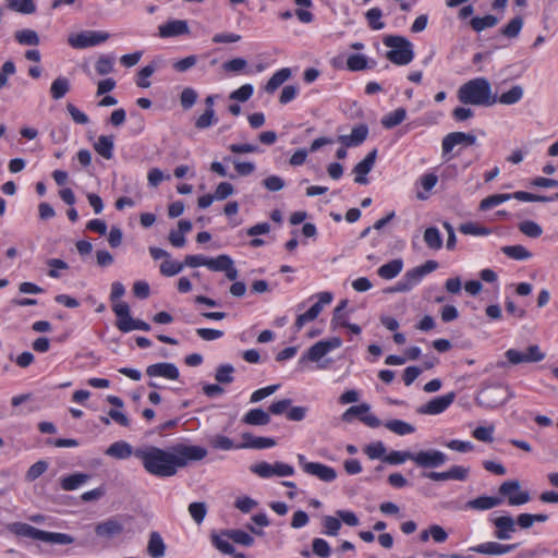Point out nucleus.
Instances as JSON below:
<instances>
[{
  "label": "nucleus",
  "mask_w": 558,
  "mask_h": 558,
  "mask_svg": "<svg viewBox=\"0 0 558 558\" xmlns=\"http://www.w3.org/2000/svg\"><path fill=\"white\" fill-rule=\"evenodd\" d=\"M95 70L99 75H106L113 71V58L100 56L95 63Z\"/></svg>",
  "instance_id": "nucleus-57"
},
{
  "label": "nucleus",
  "mask_w": 558,
  "mask_h": 558,
  "mask_svg": "<svg viewBox=\"0 0 558 558\" xmlns=\"http://www.w3.org/2000/svg\"><path fill=\"white\" fill-rule=\"evenodd\" d=\"M110 38V34L102 31H83L71 34L68 44L74 49H85L98 46Z\"/></svg>",
  "instance_id": "nucleus-6"
},
{
  "label": "nucleus",
  "mask_w": 558,
  "mask_h": 558,
  "mask_svg": "<svg viewBox=\"0 0 558 558\" xmlns=\"http://www.w3.org/2000/svg\"><path fill=\"white\" fill-rule=\"evenodd\" d=\"M196 100H197V93L193 88L186 87L182 90V93L180 95V102L184 109L192 108L194 106V104L196 102Z\"/></svg>",
  "instance_id": "nucleus-64"
},
{
  "label": "nucleus",
  "mask_w": 558,
  "mask_h": 558,
  "mask_svg": "<svg viewBox=\"0 0 558 558\" xmlns=\"http://www.w3.org/2000/svg\"><path fill=\"white\" fill-rule=\"evenodd\" d=\"M413 462L425 469L439 468L447 462V456L439 450H421L413 456Z\"/></svg>",
  "instance_id": "nucleus-12"
},
{
  "label": "nucleus",
  "mask_w": 558,
  "mask_h": 558,
  "mask_svg": "<svg viewBox=\"0 0 558 558\" xmlns=\"http://www.w3.org/2000/svg\"><path fill=\"white\" fill-rule=\"evenodd\" d=\"M501 252L511 259L523 260L532 256L523 245H506L501 247Z\"/></svg>",
  "instance_id": "nucleus-40"
},
{
  "label": "nucleus",
  "mask_w": 558,
  "mask_h": 558,
  "mask_svg": "<svg viewBox=\"0 0 558 558\" xmlns=\"http://www.w3.org/2000/svg\"><path fill=\"white\" fill-rule=\"evenodd\" d=\"M512 198V195L510 194H494V195H490L481 201L480 203V209L481 210H487V209H490L495 206H498L500 204H502L504 202L506 201H509Z\"/></svg>",
  "instance_id": "nucleus-49"
},
{
  "label": "nucleus",
  "mask_w": 558,
  "mask_h": 558,
  "mask_svg": "<svg viewBox=\"0 0 558 558\" xmlns=\"http://www.w3.org/2000/svg\"><path fill=\"white\" fill-rule=\"evenodd\" d=\"M113 136L100 135L94 144L95 150L105 159L109 160L113 156Z\"/></svg>",
  "instance_id": "nucleus-28"
},
{
  "label": "nucleus",
  "mask_w": 558,
  "mask_h": 558,
  "mask_svg": "<svg viewBox=\"0 0 558 558\" xmlns=\"http://www.w3.org/2000/svg\"><path fill=\"white\" fill-rule=\"evenodd\" d=\"M135 449L133 447L123 440L116 441L111 444L107 450L106 454L119 460H124L130 458L131 456H134Z\"/></svg>",
  "instance_id": "nucleus-23"
},
{
  "label": "nucleus",
  "mask_w": 558,
  "mask_h": 558,
  "mask_svg": "<svg viewBox=\"0 0 558 558\" xmlns=\"http://www.w3.org/2000/svg\"><path fill=\"white\" fill-rule=\"evenodd\" d=\"M499 496L502 499L507 498L510 506H521L531 500L527 490L521 489V484L518 480H509L504 482L498 488Z\"/></svg>",
  "instance_id": "nucleus-7"
},
{
  "label": "nucleus",
  "mask_w": 558,
  "mask_h": 558,
  "mask_svg": "<svg viewBox=\"0 0 558 558\" xmlns=\"http://www.w3.org/2000/svg\"><path fill=\"white\" fill-rule=\"evenodd\" d=\"M515 548V544L506 545L496 542H487L472 547L471 550L482 555H504L512 551Z\"/></svg>",
  "instance_id": "nucleus-21"
},
{
  "label": "nucleus",
  "mask_w": 558,
  "mask_h": 558,
  "mask_svg": "<svg viewBox=\"0 0 558 558\" xmlns=\"http://www.w3.org/2000/svg\"><path fill=\"white\" fill-rule=\"evenodd\" d=\"M232 259L228 255H219L216 258H208L206 267L211 271H223Z\"/></svg>",
  "instance_id": "nucleus-56"
},
{
  "label": "nucleus",
  "mask_w": 558,
  "mask_h": 558,
  "mask_svg": "<svg viewBox=\"0 0 558 558\" xmlns=\"http://www.w3.org/2000/svg\"><path fill=\"white\" fill-rule=\"evenodd\" d=\"M134 457L142 462L144 470L156 477H171L178 472L173 450L153 445L135 448Z\"/></svg>",
  "instance_id": "nucleus-1"
},
{
  "label": "nucleus",
  "mask_w": 558,
  "mask_h": 558,
  "mask_svg": "<svg viewBox=\"0 0 558 558\" xmlns=\"http://www.w3.org/2000/svg\"><path fill=\"white\" fill-rule=\"evenodd\" d=\"M407 118V111L404 108H398L381 119V124L386 129H392L402 123Z\"/></svg>",
  "instance_id": "nucleus-37"
},
{
  "label": "nucleus",
  "mask_w": 558,
  "mask_h": 558,
  "mask_svg": "<svg viewBox=\"0 0 558 558\" xmlns=\"http://www.w3.org/2000/svg\"><path fill=\"white\" fill-rule=\"evenodd\" d=\"M159 36L162 38L175 37L190 33L186 21L173 20L169 21L158 27Z\"/></svg>",
  "instance_id": "nucleus-19"
},
{
  "label": "nucleus",
  "mask_w": 558,
  "mask_h": 558,
  "mask_svg": "<svg viewBox=\"0 0 558 558\" xmlns=\"http://www.w3.org/2000/svg\"><path fill=\"white\" fill-rule=\"evenodd\" d=\"M242 422L252 426H265L270 423V415L263 409H252L243 416Z\"/></svg>",
  "instance_id": "nucleus-24"
},
{
  "label": "nucleus",
  "mask_w": 558,
  "mask_h": 558,
  "mask_svg": "<svg viewBox=\"0 0 558 558\" xmlns=\"http://www.w3.org/2000/svg\"><path fill=\"white\" fill-rule=\"evenodd\" d=\"M384 44L386 47L390 48L386 53V58L393 64L407 65L413 60V47L405 37L393 35L386 36Z\"/></svg>",
  "instance_id": "nucleus-4"
},
{
  "label": "nucleus",
  "mask_w": 558,
  "mask_h": 558,
  "mask_svg": "<svg viewBox=\"0 0 558 558\" xmlns=\"http://www.w3.org/2000/svg\"><path fill=\"white\" fill-rule=\"evenodd\" d=\"M123 531L124 526L117 518L107 519L95 526L96 535L107 539L120 536Z\"/></svg>",
  "instance_id": "nucleus-16"
},
{
  "label": "nucleus",
  "mask_w": 558,
  "mask_h": 558,
  "mask_svg": "<svg viewBox=\"0 0 558 558\" xmlns=\"http://www.w3.org/2000/svg\"><path fill=\"white\" fill-rule=\"evenodd\" d=\"M223 160L227 162H231L234 166L235 171L240 175H250L255 171V165L253 162L240 161L230 156L225 157Z\"/></svg>",
  "instance_id": "nucleus-48"
},
{
  "label": "nucleus",
  "mask_w": 558,
  "mask_h": 558,
  "mask_svg": "<svg viewBox=\"0 0 558 558\" xmlns=\"http://www.w3.org/2000/svg\"><path fill=\"white\" fill-rule=\"evenodd\" d=\"M470 24H471V27L480 33L482 31H484L485 28H489V27H494L498 24V19L494 15H485L483 17H473L471 21H470Z\"/></svg>",
  "instance_id": "nucleus-43"
},
{
  "label": "nucleus",
  "mask_w": 558,
  "mask_h": 558,
  "mask_svg": "<svg viewBox=\"0 0 558 558\" xmlns=\"http://www.w3.org/2000/svg\"><path fill=\"white\" fill-rule=\"evenodd\" d=\"M48 470V463L44 460L34 463L25 474L26 482H34Z\"/></svg>",
  "instance_id": "nucleus-52"
},
{
  "label": "nucleus",
  "mask_w": 558,
  "mask_h": 558,
  "mask_svg": "<svg viewBox=\"0 0 558 558\" xmlns=\"http://www.w3.org/2000/svg\"><path fill=\"white\" fill-rule=\"evenodd\" d=\"M230 538L226 537L223 533L220 536H214L213 543L218 550L226 555H232L234 558H245L244 554H235L234 546L230 543Z\"/></svg>",
  "instance_id": "nucleus-31"
},
{
  "label": "nucleus",
  "mask_w": 558,
  "mask_h": 558,
  "mask_svg": "<svg viewBox=\"0 0 558 558\" xmlns=\"http://www.w3.org/2000/svg\"><path fill=\"white\" fill-rule=\"evenodd\" d=\"M457 97L463 105L490 107L497 102V95L493 93L492 85L485 77H475L462 84Z\"/></svg>",
  "instance_id": "nucleus-2"
},
{
  "label": "nucleus",
  "mask_w": 558,
  "mask_h": 558,
  "mask_svg": "<svg viewBox=\"0 0 558 558\" xmlns=\"http://www.w3.org/2000/svg\"><path fill=\"white\" fill-rule=\"evenodd\" d=\"M523 88L520 85L512 86L510 90L502 93L499 97L497 96V102L502 105H514L519 102L523 97Z\"/></svg>",
  "instance_id": "nucleus-39"
},
{
  "label": "nucleus",
  "mask_w": 558,
  "mask_h": 558,
  "mask_svg": "<svg viewBox=\"0 0 558 558\" xmlns=\"http://www.w3.org/2000/svg\"><path fill=\"white\" fill-rule=\"evenodd\" d=\"M519 230L530 238H538L543 233V229L534 221L526 220L519 225Z\"/></svg>",
  "instance_id": "nucleus-54"
},
{
  "label": "nucleus",
  "mask_w": 558,
  "mask_h": 558,
  "mask_svg": "<svg viewBox=\"0 0 558 558\" xmlns=\"http://www.w3.org/2000/svg\"><path fill=\"white\" fill-rule=\"evenodd\" d=\"M8 529L17 536H24L49 544L69 545L74 543V538L69 534L43 531L27 523L14 522L11 523Z\"/></svg>",
  "instance_id": "nucleus-3"
},
{
  "label": "nucleus",
  "mask_w": 558,
  "mask_h": 558,
  "mask_svg": "<svg viewBox=\"0 0 558 558\" xmlns=\"http://www.w3.org/2000/svg\"><path fill=\"white\" fill-rule=\"evenodd\" d=\"M146 375L150 378L162 377L169 380H177L180 372L173 363L162 362L147 366Z\"/></svg>",
  "instance_id": "nucleus-15"
},
{
  "label": "nucleus",
  "mask_w": 558,
  "mask_h": 558,
  "mask_svg": "<svg viewBox=\"0 0 558 558\" xmlns=\"http://www.w3.org/2000/svg\"><path fill=\"white\" fill-rule=\"evenodd\" d=\"M189 512L196 523H202L207 513V507L205 502H192L189 506Z\"/></svg>",
  "instance_id": "nucleus-59"
},
{
  "label": "nucleus",
  "mask_w": 558,
  "mask_h": 558,
  "mask_svg": "<svg viewBox=\"0 0 558 558\" xmlns=\"http://www.w3.org/2000/svg\"><path fill=\"white\" fill-rule=\"evenodd\" d=\"M298 461L306 474L315 476L323 482L330 483L337 477L336 470L329 465L319 462H308L303 454H298Z\"/></svg>",
  "instance_id": "nucleus-10"
},
{
  "label": "nucleus",
  "mask_w": 558,
  "mask_h": 558,
  "mask_svg": "<svg viewBox=\"0 0 558 558\" xmlns=\"http://www.w3.org/2000/svg\"><path fill=\"white\" fill-rule=\"evenodd\" d=\"M15 39L21 45L37 46L39 45V36L33 29H21L15 32Z\"/></svg>",
  "instance_id": "nucleus-44"
},
{
  "label": "nucleus",
  "mask_w": 558,
  "mask_h": 558,
  "mask_svg": "<svg viewBox=\"0 0 558 558\" xmlns=\"http://www.w3.org/2000/svg\"><path fill=\"white\" fill-rule=\"evenodd\" d=\"M5 5L8 9L22 14H33L36 12L34 0H5Z\"/></svg>",
  "instance_id": "nucleus-35"
},
{
  "label": "nucleus",
  "mask_w": 558,
  "mask_h": 558,
  "mask_svg": "<svg viewBox=\"0 0 558 558\" xmlns=\"http://www.w3.org/2000/svg\"><path fill=\"white\" fill-rule=\"evenodd\" d=\"M523 26V19L517 16L512 19L505 27L501 28V34L508 38H515L521 32Z\"/></svg>",
  "instance_id": "nucleus-50"
},
{
  "label": "nucleus",
  "mask_w": 558,
  "mask_h": 558,
  "mask_svg": "<svg viewBox=\"0 0 558 558\" xmlns=\"http://www.w3.org/2000/svg\"><path fill=\"white\" fill-rule=\"evenodd\" d=\"M177 470L184 468L191 461H201L207 456V449L201 446L179 444L172 447Z\"/></svg>",
  "instance_id": "nucleus-8"
},
{
  "label": "nucleus",
  "mask_w": 558,
  "mask_h": 558,
  "mask_svg": "<svg viewBox=\"0 0 558 558\" xmlns=\"http://www.w3.org/2000/svg\"><path fill=\"white\" fill-rule=\"evenodd\" d=\"M223 535L242 546H252L254 544V538L242 530H228L223 532Z\"/></svg>",
  "instance_id": "nucleus-42"
},
{
  "label": "nucleus",
  "mask_w": 558,
  "mask_h": 558,
  "mask_svg": "<svg viewBox=\"0 0 558 558\" xmlns=\"http://www.w3.org/2000/svg\"><path fill=\"white\" fill-rule=\"evenodd\" d=\"M253 92L254 88L251 84H244L240 88L233 90L229 97L230 99L244 102L251 98Z\"/></svg>",
  "instance_id": "nucleus-62"
},
{
  "label": "nucleus",
  "mask_w": 558,
  "mask_h": 558,
  "mask_svg": "<svg viewBox=\"0 0 558 558\" xmlns=\"http://www.w3.org/2000/svg\"><path fill=\"white\" fill-rule=\"evenodd\" d=\"M416 281L410 278V271L408 270L403 278L396 283L395 287L390 288L389 292H408L416 286Z\"/></svg>",
  "instance_id": "nucleus-61"
},
{
  "label": "nucleus",
  "mask_w": 558,
  "mask_h": 558,
  "mask_svg": "<svg viewBox=\"0 0 558 558\" xmlns=\"http://www.w3.org/2000/svg\"><path fill=\"white\" fill-rule=\"evenodd\" d=\"M291 76V71L288 68L280 69L277 71L265 85V90L268 94H272L277 90Z\"/></svg>",
  "instance_id": "nucleus-29"
},
{
  "label": "nucleus",
  "mask_w": 558,
  "mask_h": 558,
  "mask_svg": "<svg viewBox=\"0 0 558 558\" xmlns=\"http://www.w3.org/2000/svg\"><path fill=\"white\" fill-rule=\"evenodd\" d=\"M377 157V150L373 149L369 151L366 157L360 161L353 168V172L355 173L354 181L359 184H367L368 180L366 178L367 173H369L375 165Z\"/></svg>",
  "instance_id": "nucleus-18"
},
{
  "label": "nucleus",
  "mask_w": 558,
  "mask_h": 558,
  "mask_svg": "<svg viewBox=\"0 0 558 558\" xmlns=\"http://www.w3.org/2000/svg\"><path fill=\"white\" fill-rule=\"evenodd\" d=\"M436 260H427L424 264L410 269V278L414 279L418 283L426 275L435 271L438 268Z\"/></svg>",
  "instance_id": "nucleus-34"
},
{
  "label": "nucleus",
  "mask_w": 558,
  "mask_h": 558,
  "mask_svg": "<svg viewBox=\"0 0 558 558\" xmlns=\"http://www.w3.org/2000/svg\"><path fill=\"white\" fill-rule=\"evenodd\" d=\"M413 456H414V453H412L410 451H396V450H393L389 454H386L384 457V461L386 463L397 465V464H401V463L405 462L407 460H412L413 461Z\"/></svg>",
  "instance_id": "nucleus-53"
},
{
  "label": "nucleus",
  "mask_w": 558,
  "mask_h": 558,
  "mask_svg": "<svg viewBox=\"0 0 558 558\" xmlns=\"http://www.w3.org/2000/svg\"><path fill=\"white\" fill-rule=\"evenodd\" d=\"M368 128L365 124H360L352 129L348 135H340L338 142L344 147H354L361 145L367 137Z\"/></svg>",
  "instance_id": "nucleus-20"
},
{
  "label": "nucleus",
  "mask_w": 558,
  "mask_h": 558,
  "mask_svg": "<svg viewBox=\"0 0 558 558\" xmlns=\"http://www.w3.org/2000/svg\"><path fill=\"white\" fill-rule=\"evenodd\" d=\"M384 425L387 429L399 436H404L415 432V427L412 424L401 420H390L387 421Z\"/></svg>",
  "instance_id": "nucleus-38"
},
{
  "label": "nucleus",
  "mask_w": 558,
  "mask_h": 558,
  "mask_svg": "<svg viewBox=\"0 0 558 558\" xmlns=\"http://www.w3.org/2000/svg\"><path fill=\"white\" fill-rule=\"evenodd\" d=\"M89 480L85 473H75L61 478V488L64 490H74Z\"/></svg>",
  "instance_id": "nucleus-32"
},
{
  "label": "nucleus",
  "mask_w": 558,
  "mask_h": 558,
  "mask_svg": "<svg viewBox=\"0 0 558 558\" xmlns=\"http://www.w3.org/2000/svg\"><path fill=\"white\" fill-rule=\"evenodd\" d=\"M476 143V136L471 133L451 132L442 138V154L450 153L456 146H471Z\"/></svg>",
  "instance_id": "nucleus-14"
},
{
  "label": "nucleus",
  "mask_w": 558,
  "mask_h": 558,
  "mask_svg": "<svg viewBox=\"0 0 558 558\" xmlns=\"http://www.w3.org/2000/svg\"><path fill=\"white\" fill-rule=\"evenodd\" d=\"M69 90L70 82L66 77L63 76L57 77L50 86V94L53 99H60L64 97Z\"/></svg>",
  "instance_id": "nucleus-41"
},
{
  "label": "nucleus",
  "mask_w": 558,
  "mask_h": 558,
  "mask_svg": "<svg viewBox=\"0 0 558 558\" xmlns=\"http://www.w3.org/2000/svg\"><path fill=\"white\" fill-rule=\"evenodd\" d=\"M342 341L338 337H333L327 340H322L313 344L301 357V362L310 361V362H318L322 357H324L330 351L340 348Z\"/></svg>",
  "instance_id": "nucleus-11"
},
{
  "label": "nucleus",
  "mask_w": 558,
  "mask_h": 558,
  "mask_svg": "<svg viewBox=\"0 0 558 558\" xmlns=\"http://www.w3.org/2000/svg\"><path fill=\"white\" fill-rule=\"evenodd\" d=\"M313 553L320 558H328L331 549L327 541L324 538H314L312 543Z\"/></svg>",
  "instance_id": "nucleus-58"
},
{
  "label": "nucleus",
  "mask_w": 558,
  "mask_h": 558,
  "mask_svg": "<svg viewBox=\"0 0 558 558\" xmlns=\"http://www.w3.org/2000/svg\"><path fill=\"white\" fill-rule=\"evenodd\" d=\"M217 122L216 113L214 109L205 110L195 122V128L199 130L208 129Z\"/></svg>",
  "instance_id": "nucleus-55"
},
{
  "label": "nucleus",
  "mask_w": 558,
  "mask_h": 558,
  "mask_svg": "<svg viewBox=\"0 0 558 558\" xmlns=\"http://www.w3.org/2000/svg\"><path fill=\"white\" fill-rule=\"evenodd\" d=\"M423 240L430 250L438 251L442 247V236L436 227H428L424 231Z\"/></svg>",
  "instance_id": "nucleus-30"
},
{
  "label": "nucleus",
  "mask_w": 558,
  "mask_h": 558,
  "mask_svg": "<svg viewBox=\"0 0 558 558\" xmlns=\"http://www.w3.org/2000/svg\"><path fill=\"white\" fill-rule=\"evenodd\" d=\"M492 522L496 527L494 535L498 539H510L511 534L517 531L515 521L510 515L497 517L495 519H492Z\"/></svg>",
  "instance_id": "nucleus-17"
},
{
  "label": "nucleus",
  "mask_w": 558,
  "mask_h": 558,
  "mask_svg": "<svg viewBox=\"0 0 558 558\" xmlns=\"http://www.w3.org/2000/svg\"><path fill=\"white\" fill-rule=\"evenodd\" d=\"M183 268H184L183 263L172 260V259H170V257L166 258L160 264V272H161V275H163L166 277H173V276L178 275L179 272H181L183 270Z\"/></svg>",
  "instance_id": "nucleus-46"
},
{
  "label": "nucleus",
  "mask_w": 558,
  "mask_h": 558,
  "mask_svg": "<svg viewBox=\"0 0 558 558\" xmlns=\"http://www.w3.org/2000/svg\"><path fill=\"white\" fill-rule=\"evenodd\" d=\"M459 231L466 235H488L490 234V230L480 223L476 222H465L459 226Z\"/></svg>",
  "instance_id": "nucleus-45"
},
{
  "label": "nucleus",
  "mask_w": 558,
  "mask_h": 558,
  "mask_svg": "<svg viewBox=\"0 0 558 558\" xmlns=\"http://www.w3.org/2000/svg\"><path fill=\"white\" fill-rule=\"evenodd\" d=\"M513 397V392L502 385H492L483 388L475 401L480 407L494 409L505 404Z\"/></svg>",
  "instance_id": "nucleus-5"
},
{
  "label": "nucleus",
  "mask_w": 558,
  "mask_h": 558,
  "mask_svg": "<svg viewBox=\"0 0 558 558\" xmlns=\"http://www.w3.org/2000/svg\"><path fill=\"white\" fill-rule=\"evenodd\" d=\"M436 260H427L424 264L410 269V278L414 279L418 283L426 275L435 271L438 268Z\"/></svg>",
  "instance_id": "nucleus-33"
},
{
  "label": "nucleus",
  "mask_w": 558,
  "mask_h": 558,
  "mask_svg": "<svg viewBox=\"0 0 558 558\" xmlns=\"http://www.w3.org/2000/svg\"><path fill=\"white\" fill-rule=\"evenodd\" d=\"M381 16L383 13L379 8H372L366 12V19L369 26L376 31L383 29L385 26V24L380 21Z\"/></svg>",
  "instance_id": "nucleus-60"
},
{
  "label": "nucleus",
  "mask_w": 558,
  "mask_h": 558,
  "mask_svg": "<svg viewBox=\"0 0 558 558\" xmlns=\"http://www.w3.org/2000/svg\"><path fill=\"white\" fill-rule=\"evenodd\" d=\"M456 392L451 391L436 397L417 409L420 414L437 415L446 411L454 401Z\"/></svg>",
  "instance_id": "nucleus-13"
},
{
  "label": "nucleus",
  "mask_w": 558,
  "mask_h": 558,
  "mask_svg": "<svg viewBox=\"0 0 558 558\" xmlns=\"http://www.w3.org/2000/svg\"><path fill=\"white\" fill-rule=\"evenodd\" d=\"M323 533L329 536H336L341 529V521L339 518L326 515L323 519Z\"/></svg>",
  "instance_id": "nucleus-51"
},
{
  "label": "nucleus",
  "mask_w": 558,
  "mask_h": 558,
  "mask_svg": "<svg viewBox=\"0 0 558 558\" xmlns=\"http://www.w3.org/2000/svg\"><path fill=\"white\" fill-rule=\"evenodd\" d=\"M364 452L369 459H380L386 456V447L381 441L371 444L364 448Z\"/></svg>",
  "instance_id": "nucleus-63"
},
{
  "label": "nucleus",
  "mask_w": 558,
  "mask_h": 558,
  "mask_svg": "<svg viewBox=\"0 0 558 558\" xmlns=\"http://www.w3.org/2000/svg\"><path fill=\"white\" fill-rule=\"evenodd\" d=\"M243 439L245 442L243 445L238 446L236 448H254V449H265L271 448L276 445V440L269 437H255L251 434H243Z\"/></svg>",
  "instance_id": "nucleus-26"
},
{
  "label": "nucleus",
  "mask_w": 558,
  "mask_h": 558,
  "mask_svg": "<svg viewBox=\"0 0 558 558\" xmlns=\"http://www.w3.org/2000/svg\"><path fill=\"white\" fill-rule=\"evenodd\" d=\"M252 473L263 478H269L272 476H291L294 474V469L290 464L283 462H276L270 464L268 462H259L250 466Z\"/></svg>",
  "instance_id": "nucleus-9"
},
{
  "label": "nucleus",
  "mask_w": 558,
  "mask_h": 558,
  "mask_svg": "<svg viewBox=\"0 0 558 558\" xmlns=\"http://www.w3.org/2000/svg\"><path fill=\"white\" fill-rule=\"evenodd\" d=\"M402 268L403 262L400 258H396L380 266L377 274L380 278L390 280L396 278L401 272Z\"/></svg>",
  "instance_id": "nucleus-27"
},
{
  "label": "nucleus",
  "mask_w": 558,
  "mask_h": 558,
  "mask_svg": "<svg viewBox=\"0 0 558 558\" xmlns=\"http://www.w3.org/2000/svg\"><path fill=\"white\" fill-rule=\"evenodd\" d=\"M166 545L158 532H151L147 544V554L151 558H161L165 556Z\"/></svg>",
  "instance_id": "nucleus-25"
},
{
  "label": "nucleus",
  "mask_w": 558,
  "mask_h": 558,
  "mask_svg": "<svg viewBox=\"0 0 558 558\" xmlns=\"http://www.w3.org/2000/svg\"><path fill=\"white\" fill-rule=\"evenodd\" d=\"M504 499L498 496H480L466 502V508L472 510H489L500 506Z\"/></svg>",
  "instance_id": "nucleus-22"
},
{
  "label": "nucleus",
  "mask_w": 558,
  "mask_h": 558,
  "mask_svg": "<svg viewBox=\"0 0 558 558\" xmlns=\"http://www.w3.org/2000/svg\"><path fill=\"white\" fill-rule=\"evenodd\" d=\"M117 327L122 332H130L132 330H143L149 331L150 325L141 319H134L132 317H128V319L123 322H117Z\"/></svg>",
  "instance_id": "nucleus-36"
},
{
  "label": "nucleus",
  "mask_w": 558,
  "mask_h": 558,
  "mask_svg": "<svg viewBox=\"0 0 558 558\" xmlns=\"http://www.w3.org/2000/svg\"><path fill=\"white\" fill-rule=\"evenodd\" d=\"M233 373L234 367L231 364H222L217 367L215 379L219 384H231L234 380Z\"/></svg>",
  "instance_id": "nucleus-47"
}]
</instances>
